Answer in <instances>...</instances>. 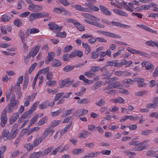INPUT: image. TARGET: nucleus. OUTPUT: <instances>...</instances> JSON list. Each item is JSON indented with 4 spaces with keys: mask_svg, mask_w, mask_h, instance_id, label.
Segmentation results:
<instances>
[{
    "mask_svg": "<svg viewBox=\"0 0 158 158\" xmlns=\"http://www.w3.org/2000/svg\"><path fill=\"white\" fill-rule=\"evenodd\" d=\"M98 33L106 36L113 38H120L121 36L119 35L113 33L105 31H97Z\"/></svg>",
    "mask_w": 158,
    "mask_h": 158,
    "instance_id": "f257e3e1",
    "label": "nucleus"
},
{
    "mask_svg": "<svg viewBox=\"0 0 158 158\" xmlns=\"http://www.w3.org/2000/svg\"><path fill=\"white\" fill-rule=\"evenodd\" d=\"M18 125L17 123L15 124L10 131V133L9 134L8 138V139L15 137L16 135L18 133L17 128Z\"/></svg>",
    "mask_w": 158,
    "mask_h": 158,
    "instance_id": "f03ea898",
    "label": "nucleus"
},
{
    "mask_svg": "<svg viewBox=\"0 0 158 158\" xmlns=\"http://www.w3.org/2000/svg\"><path fill=\"white\" fill-rule=\"evenodd\" d=\"M39 103V102H35L32 105L30 110L25 112L24 114L27 117H28V118L29 117L28 116V115L32 114L35 110H36L37 107Z\"/></svg>",
    "mask_w": 158,
    "mask_h": 158,
    "instance_id": "7ed1b4c3",
    "label": "nucleus"
},
{
    "mask_svg": "<svg viewBox=\"0 0 158 158\" xmlns=\"http://www.w3.org/2000/svg\"><path fill=\"white\" fill-rule=\"evenodd\" d=\"M122 63L118 62V60H113L111 61H109L106 62V65L107 66H114L117 68H120L122 66Z\"/></svg>",
    "mask_w": 158,
    "mask_h": 158,
    "instance_id": "20e7f679",
    "label": "nucleus"
},
{
    "mask_svg": "<svg viewBox=\"0 0 158 158\" xmlns=\"http://www.w3.org/2000/svg\"><path fill=\"white\" fill-rule=\"evenodd\" d=\"M88 111L87 110H85L84 109H80L77 110L73 113V115L79 117L86 114Z\"/></svg>",
    "mask_w": 158,
    "mask_h": 158,
    "instance_id": "39448f33",
    "label": "nucleus"
},
{
    "mask_svg": "<svg viewBox=\"0 0 158 158\" xmlns=\"http://www.w3.org/2000/svg\"><path fill=\"white\" fill-rule=\"evenodd\" d=\"M43 8V7L41 6L35 5L33 3L29 6L28 9L31 10H40Z\"/></svg>",
    "mask_w": 158,
    "mask_h": 158,
    "instance_id": "423d86ee",
    "label": "nucleus"
},
{
    "mask_svg": "<svg viewBox=\"0 0 158 158\" xmlns=\"http://www.w3.org/2000/svg\"><path fill=\"white\" fill-rule=\"evenodd\" d=\"M48 26H50L49 28L52 30L56 29L58 31H60L63 27L61 26L59 27L58 25L52 22H49L48 24Z\"/></svg>",
    "mask_w": 158,
    "mask_h": 158,
    "instance_id": "0eeeda50",
    "label": "nucleus"
},
{
    "mask_svg": "<svg viewBox=\"0 0 158 158\" xmlns=\"http://www.w3.org/2000/svg\"><path fill=\"white\" fill-rule=\"evenodd\" d=\"M158 99L156 97H154L153 98L152 103H149V108L156 109L158 106Z\"/></svg>",
    "mask_w": 158,
    "mask_h": 158,
    "instance_id": "6e6552de",
    "label": "nucleus"
},
{
    "mask_svg": "<svg viewBox=\"0 0 158 158\" xmlns=\"http://www.w3.org/2000/svg\"><path fill=\"white\" fill-rule=\"evenodd\" d=\"M54 132V131L53 130L51 127L46 129L42 136L43 140H44L49 134L51 133V135H52Z\"/></svg>",
    "mask_w": 158,
    "mask_h": 158,
    "instance_id": "1a4fd4ad",
    "label": "nucleus"
},
{
    "mask_svg": "<svg viewBox=\"0 0 158 158\" xmlns=\"http://www.w3.org/2000/svg\"><path fill=\"white\" fill-rule=\"evenodd\" d=\"M16 105V104L15 103H10L7 105V106L6 107L4 110H6V112L7 113H11L15 109V106Z\"/></svg>",
    "mask_w": 158,
    "mask_h": 158,
    "instance_id": "9d476101",
    "label": "nucleus"
},
{
    "mask_svg": "<svg viewBox=\"0 0 158 158\" xmlns=\"http://www.w3.org/2000/svg\"><path fill=\"white\" fill-rule=\"evenodd\" d=\"M111 23V26L115 25L123 28H128L130 27V26L121 23L119 22L112 21Z\"/></svg>",
    "mask_w": 158,
    "mask_h": 158,
    "instance_id": "9b49d317",
    "label": "nucleus"
},
{
    "mask_svg": "<svg viewBox=\"0 0 158 158\" xmlns=\"http://www.w3.org/2000/svg\"><path fill=\"white\" fill-rule=\"evenodd\" d=\"M55 53L54 52H49L48 54L47 58L45 60V63L48 64L50 61L52 60L53 59V56H55Z\"/></svg>",
    "mask_w": 158,
    "mask_h": 158,
    "instance_id": "f8f14e48",
    "label": "nucleus"
},
{
    "mask_svg": "<svg viewBox=\"0 0 158 158\" xmlns=\"http://www.w3.org/2000/svg\"><path fill=\"white\" fill-rule=\"evenodd\" d=\"M40 49V47L36 46L35 48H32L29 52L32 56V57H34L36 56L39 52Z\"/></svg>",
    "mask_w": 158,
    "mask_h": 158,
    "instance_id": "ddd939ff",
    "label": "nucleus"
},
{
    "mask_svg": "<svg viewBox=\"0 0 158 158\" xmlns=\"http://www.w3.org/2000/svg\"><path fill=\"white\" fill-rule=\"evenodd\" d=\"M107 65H106L100 68V70L102 72V74L103 76L107 75L110 73L107 69Z\"/></svg>",
    "mask_w": 158,
    "mask_h": 158,
    "instance_id": "4468645a",
    "label": "nucleus"
},
{
    "mask_svg": "<svg viewBox=\"0 0 158 158\" xmlns=\"http://www.w3.org/2000/svg\"><path fill=\"white\" fill-rule=\"evenodd\" d=\"M42 152L39 151L37 152H34L29 155V158H39L41 155Z\"/></svg>",
    "mask_w": 158,
    "mask_h": 158,
    "instance_id": "2eb2a0df",
    "label": "nucleus"
},
{
    "mask_svg": "<svg viewBox=\"0 0 158 158\" xmlns=\"http://www.w3.org/2000/svg\"><path fill=\"white\" fill-rule=\"evenodd\" d=\"M99 7L102 12L106 15H111V12L106 8L102 5H100Z\"/></svg>",
    "mask_w": 158,
    "mask_h": 158,
    "instance_id": "dca6fc26",
    "label": "nucleus"
},
{
    "mask_svg": "<svg viewBox=\"0 0 158 158\" xmlns=\"http://www.w3.org/2000/svg\"><path fill=\"white\" fill-rule=\"evenodd\" d=\"M148 140H144L140 143H138V146L141 145V146H139L138 147V151H140L145 149L146 148V146L145 145L147 143Z\"/></svg>",
    "mask_w": 158,
    "mask_h": 158,
    "instance_id": "f3484780",
    "label": "nucleus"
},
{
    "mask_svg": "<svg viewBox=\"0 0 158 158\" xmlns=\"http://www.w3.org/2000/svg\"><path fill=\"white\" fill-rule=\"evenodd\" d=\"M54 148V147L53 146H51L50 147L48 148H47L45 149L43 152H42V155L43 156H46L48 154L49 152H50Z\"/></svg>",
    "mask_w": 158,
    "mask_h": 158,
    "instance_id": "a211bd4d",
    "label": "nucleus"
},
{
    "mask_svg": "<svg viewBox=\"0 0 158 158\" xmlns=\"http://www.w3.org/2000/svg\"><path fill=\"white\" fill-rule=\"evenodd\" d=\"M63 145L62 143L60 145L57 147L55 149L51 152L50 153L51 155H55L56 153L58 152L62 148Z\"/></svg>",
    "mask_w": 158,
    "mask_h": 158,
    "instance_id": "6ab92c4d",
    "label": "nucleus"
},
{
    "mask_svg": "<svg viewBox=\"0 0 158 158\" xmlns=\"http://www.w3.org/2000/svg\"><path fill=\"white\" fill-rule=\"evenodd\" d=\"M9 134V131L7 130H4L2 133V138L3 140L5 141L7 139H8V137Z\"/></svg>",
    "mask_w": 158,
    "mask_h": 158,
    "instance_id": "aec40b11",
    "label": "nucleus"
},
{
    "mask_svg": "<svg viewBox=\"0 0 158 158\" xmlns=\"http://www.w3.org/2000/svg\"><path fill=\"white\" fill-rule=\"evenodd\" d=\"M38 18H39L37 13H32L29 16V21L32 22L34 20Z\"/></svg>",
    "mask_w": 158,
    "mask_h": 158,
    "instance_id": "412c9836",
    "label": "nucleus"
},
{
    "mask_svg": "<svg viewBox=\"0 0 158 158\" xmlns=\"http://www.w3.org/2000/svg\"><path fill=\"white\" fill-rule=\"evenodd\" d=\"M110 86L112 88H119L121 85V82L120 81H115L110 84Z\"/></svg>",
    "mask_w": 158,
    "mask_h": 158,
    "instance_id": "4be33fe9",
    "label": "nucleus"
},
{
    "mask_svg": "<svg viewBox=\"0 0 158 158\" xmlns=\"http://www.w3.org/2000/svg\"><path fill=\"white\" fill-rule=\"evenodd\" d=\"M11 18L6 14L2 15L1 21L2 22H8L11 20Z\"/></svg>",
    "mask_w": 158,
    "mask_h": 158,
    "instance_id": "5701e85b",
    "label": "nucleus"
},
{
    "mask_svg": "<svg viewBox=\"0 0 158 158\" xmlns=\"http://www.w3.org/2000/svg\"><path fill=\"white\" fill-rule=\"evenodd\" d=\"M82 46L85 49V53L86 55L89 54L91 52V49L90 46L87 43H82Z\"/></svg>",
    "mask_w": 158,
    "mask_h": 158,
    "instance_id": "b1692460",
    "label": "nucleus"
},
{
    "mask_svg": "<svg viewBox=\"0 0 158 158\" xmlns=\"http://www.w3.org/2000/svg\"><path fill=\"white\" fill-rule=\"evenodd\" d=\"M113 11L117 14L119 15H120L125 17H127V13L123 10H120L118 9H114L113 10Z\"/></svg>",
    "mask_w": 158,
    "mask_h": 158,
    "instance_id": "393cba45",
    "label": "nucleus"
},
{
    "mask_svg": "<svg viewBox=\"0 0 158 158\" xmlns=\"http://www.w3.org/2000/svg\"><path fill=\"white\" fill-rule=\"evenodd\" d=\"M61 65L60 61L58 60L55 59L52 62V65L54 67H58Z\"/></svg>",
    "mask_w": 158,
    "mask_h": 158,
    "instance_id": "a878e982",
    "label": "nucleus"
},
{
    "mask_svg": "<svg viewBox=\"0 0 158 158\" xmlns=\"http://www.w3.org/2000/svg\"><path fill=\"white\" fill-rule=\"evenodd\" d=\"M74 26L80 31H83L84 30L85 27H84L77 21L74 23Z\"/></svg>",
    "mask_w": 158,
    "mask_h": 158,
    "instance_id": "bb28decb",
    "label": "nucleus"
},
{
    "mask_svg": "<svg viewBox=\"0 0 158 158\" xmlns=\"http://www.w3.org/2000/svg\"><path fill=\"white\" fill-rule=\"evenodd\" d=\"M158 5L152 2H151L149 4V8H152L153 9H152V10L154 11H158V8H157Z\"/></svg>",
    "mask_w": 158,
    "mask_h": 158,
    "instance_id": "cd10ccee",
    "label": "nucleus"
},
{
    "mask_svg": "<svg viewBox=\"0 0 158 158\" xmlns=\"http://www.w3.org/2000/svg\"><path fill=\"white\" fill-rule=\"evenodd\" d=\"M74 69V66H70L69 65H67L63 68V70L64 72H67L72 71Z\"/></svg>",
    "mask_w": 158,
    "mask_h": 158,
    "instance_id": "c85d7f7f",
    "label": "nucleus"
},
{
    "mask_svg": "<svg viewBox=\"0 0 158 158\" xmlns=\"http://www.w3.org/2000/svg\"><path fill=\"white\" fill-rule=\"evenodd\" d=\"M84 151V150L83 149L75 148L72 150V152L73 154L77 155L81 153Z\"/></svg>",
    "mask_w": 158,
    "mask_h": 158,
    "instance_id": "c756f323",
    "label": "nucleus"
},
{
    "mask_svg": "<svg viewBox=\"0 0 158 158\" xmlns=\"http://www.w3.org/2000/svg\"><path fill=\"white\" fill-rule=\"evenodd\" d=\"M49 67H47L46 68L43 69L39 71L37 74L39 76V74H45L47 72H48L49 71Z\"/></svg>",
    "mask_w": 158,
    "mask_h": 158,
    "instance_id": "7c9ffc66",
    "label": "nucleus"
},
{
    "mask_svg": "<svg viewBox=\"0 0 158 158\" xmlns=\"http://www.w3.org/2000/svg\"><path fill=\"white\" fill-rule=\"evenodd\" d=\"M102 85V82L101 81H98L96 82L94 85L92 87V89L93 90H96L98 87H100Z\"/></svg>",
    "mask_w": 158,
    "mask_h": 158,
    "instance_id": "2f4dec72",
    "label": "nucleus"
},
{
    "mask_svg": "<svg viewBox=\"0 0 158 158\" xmlns=\"http://www.w3.org/2000/svg\"><path fill=\"white\" fill-rule=\"evenodd\" d=\"M48 102L49 101L48 100L43 102L39 106L40 108L41 109H46L47 107V104L48 103Z\"/></svg>",
    "mask_w": 158,
    "mask_h": 158,
    "instance_id": "473e14b6",
    "label": "nucleus"
},
{
    "mask_svg": "<svg viewBox=\"0 0 158 158\" xmlns=\"http://www.w3.org/2000/svg\"><path fill=\"white\" fill-rule=\"evenodd\" d=\"M19 36L21 39V42H23L25 40V35L23 31L21 30H19L18 33Z\"/></svg>",
    "mask_w": 158,
    "mask_h": 158,
    "instance_id": "72a5a7b5",
    "label": "nucleus"
},
{
    "mask_svg": "<svg viewBox=\"0 0 158 158\" xmlns=\"http://www.w3.org/2000/svg\"><path fill=\"white\" fill-rule=\"evenodd\" d=\"M84 75L87 76L88 78L93 77L95 76L94 73L91 71L85 72Z\"/></svg>",
    "mask_w": 158,
    "mask_h": 158,
    "instance_id": "f704fd0d",
    "label": "nucleus"
},
{
    "mask_svg": "<svg viewBox=\"0 0 158 158\" xmlns=\"http://www.w3.org/2000/svg\"><path fill=\"white\" fill-rule=\"evenodd\" d=\"M13 23L16 27H20L22 26V23L21 20L19 19H16L13 21Z\"/></svg>",
    "mask_w": 158,
    "mask_h": 158,
    "instance_id": "c9c22d12",
    "label": "nucleus"
},
{
    "mask_svg": "<svg viewBox=\"0 0 158 158\" xmlns=\"http://www.w3.org/2000/svg\"><path fill=\"white\" fill-rule=\"evenodd\" d=\"M122 62H120V63H122V66L123 65H126V67H129L132 64V62L131 60L127 61L126 60L123 59L122 60Z\"/></svg>",
    "mask_w": 158,
    "mask_h": 158,
    "instance_id": "e433bc0d",
    "label": "nucleus"
},
{
    "mask_svg": "<svg viewBox=\"0 0 158 158\" xmlns=\"http://www.w3.org/2000/svg\"><path fill=\"white\" fill-rule=\"evenodd\" d=\"M71 124L70 123L69 124L66 126L64 129H62L60 131L61 134H63L69 130V128L70 127Z\"/></svg>",
    "mask_w": 158,
    "mask_h": 158,
    "instance_id": "4c0bfd02",
    "label": "nucleus"
},
{
    "mask_svg": "<svg viewBox=\"0 0 158 158\" xmlns=\"http://www.w3.org/2000/svg\"><path fill=\"white\" fill-rule=\"evenodd\" d=\"M87 6H88L90 9L93 10L94 11H98L99 10V8L96 6L93 5V4L91 5L90 4H87Z\"/></svg>",
    "mask_w": 158,
    "mask_h": 158,
    "instance_id": "58836bf2",
    "label": "nucleus"
},
{
    "mask_svg": "<svg viewBox=\"0 0 158 158\" xmlns=\"http://www.w3.org/2000/svg\"><path fill=\"white\" fill-rule=\"evenodd\" d=\"M124 100L121 97H119L118 98L115 99L113 100V102L114 103H123L124 102Z\"/></svg>",
    "mask_w": 158,
    "mask_h": 158,
    "instance_id": "ea45409f",
    "label": "nucleus"
},
{
    "mask_svg": "<svg viewBox=\"0 0 158 158\" xmlns=\"http://www.w3.org/2000/svg\"><path fill=\"white\" fill-rule=\"evenodd\" d=\"M39 114H37L31 118L30 120V125L34 124L36 122L37 120L38 117H39Z\"/></svg>",
    "mask_w": 158,
    "mask_h": 158,
    "instance_id": "a19ab883",
    "label": "nucleus"
},
{
    "mask_svg": "<svg viewBox=\"0 0 158 158\" xmlns=\"http://www.w3.org/2000/svg\"><path fill=\"white\" fill-rule=\"evenodd\" d=\"M123 5L125 6V9L127 10L132 12L133 11V9L130 8L129 6L127 4V3L125 2H122Z\"/></svg>",
    "mask_w": 158,
    "mask_h": 158,
    "instance_id": "79ce46f5",
    "label": "nucleus"
},
{
    "mask_svg": "<svg viewBox=\"0 0 158 158\" xmlns=\"http://www.w3.org/2000/svg\"><path fill=\"white\" fill-rule=\"evenodd\" d=\"M100 69V67L99 66H92L91 67L90 70L93 72H98Z\"/></svg>",
    "mask_w": 158,
    "mask_h": 158,
    "instance_id": "37998d69",
    "label": "nucleus"
},
{
    "mask_svg": "<svg viewBox=\"0 0 158 158\" xmlns=\"http://www.w3.org/2000/svg\"><path fill=\"white\" fill-rule=\"evenodd\" d=\"M62 111L61 109H60L59 110L56 111H55L51 112V115L53 117H54L58 115Z\"/></svg>",
    "mask_w": 158,
    "mask_h": 158,
    "instance_id": "c03bdc74",
    "label": "nucleus"
},
{
    "mask_svg": "<svg viewBox=\"0 0 158 158\" xmlns=\"http://www.w3.org/2000/svg\"><path fill=\"white\" fill-rule=\"evenodd\" d=\"M74 110V109H71L65 111V113L63 114V117H65L67 115L70 114L72 113V110Z\"/></svg>",
    "mask_w": 158,
    "mask_h": 158,
    "instance_id": "a18cd8bd",
    "label": "nucleus"
},
{
    "mask_svg": "<svg viewBox=\"0 0 158 158\" xmlns=\"http://www.w3.org/2000/svg\"><path fill=\"white\" fill-rule=\"evenodd\" d=\"M61 121L59 120H54L51 123L50 125L51 127H56L57 125L59 124Z\"/></svg>",
    "mask_w": 158,
    "mask_h": 158,
    "instance_id": "49530a36",
    "label": "nucleus"
},
{
    "mask_svg": "<svg viewBox=\"0 0 158 158\" xmlns=\"http://www.w3.org/2000/svg\"><path fill=\"white\" fill-rule=\"evenodd\" d=\"M41 138H37L36 139L33 143V145L34 147H35L38 145L41 142Z\"/></svg>",
    "mask_w": 158,
    "mask_h": 158,
    "instance_id": "de8ad7c7",
    "label": "nucleus"
},
{
    "mask_svg": "<svg viewBox=\"0 0 158 158\" xmlns=\"http://www.w3.org/2000/svg\"><path fill=\"white\" fill-rule=\"evenodd\" d=\"M149 46L151 47L156 46L158 48V42H155L152 40L149 41Z\"/></svg>",
    "mask_w": 158,
    "mask_h": 158,
    "instance_id": "09e8293b",
    "label": "nucleus"
},
{
    "mask_svg": "<svg viewBox=\"0 0 158 158\" xmlns=\"http://www.w3.org/2000/svg\"><path fill=\"white\" fill-rule=\"evenodd\" d=\"M15 96L14 94H11V99L10 101V103L16 104V105L17 104V101L16 100Z\"/></svg>",
    "mask_w": 158,
    "mask_h": 158,
    "instance_id": "8fccbe9b",
    "label": "nucleus"
},
{
    "mask_svg": "<svg viewBox=\"0 0 158 158\" xmlns=\"http://www.w3.org/2000/svg\"><path fill=\"white\" fill-rule=\"evenodd\" d=\"M62 8L63 7H55L53 10V11H55L56 13L60 14L61 13Z\"/></svg>",
    "mask_w": 158,
    "mask_h": 158,
    "instance_id": "3c124183",
    "label": "nucleus"
},
{
    "mask_svg": "<svg viewBox=\"0 0 158 158\" xmlns=\"http://www.w3.org/2000/svg\"><path fill=\"white\" fill-rule=\"evenodd\" d=\"M72 48V47L71 45H67L64 48L63 52H68L69 51L71 50Z\"/></svg>",
    "mask_w": 158,
    "mask_h": 158,
    "instance_id": "603ef678",
    "label": "nucleus"
},
{
    "mask_svg": "<svg viewBox=\"0 0 158 158\" xmlns=\"http://www.w3.org/2000/svg\"><path fill=\"white\" fill-rule=\"evenodd\" d=\"M25 41H23V42H22L23 44V51L25 53L27 51L28 49V46L27 45L26 43L25 42Z\"/></svg>",
    "mask_w": 158,
    "mask_h": 158,
    "instance_id": "864d4df0",
    "label": "nucleus"
},
{
    "mask_svg": "<svg viewBox=\"0 0 158 158\" xmlns=\"http://www.w3.org/2000/svg\"><path fill=\"white\" fill-rule=\"evenodd\" d=\"M47 120L46 119V117H44L41 118L38 123L39 125H41L44 124L46 122Z\"/></svg>",
    "mask_w": 158,
    "mask_h": 158,
    "instance_id": "5fc2aeb1",
    "label": "nucleus"
},
{
    "mask_svg": "<svg viewBox=\"0 0 158 158\" xmlns=\"http://www.w3.org/2000/svg\"><path fill=\"white\" fill-rule=\"evenodd\" d=\"M64 6H67L70 4V3L67 0H58Z\"/></svg>",
    "mask_w": 158,
    "mask_h": 158,
    "instance_id": "6e6d98bb",
    "label": "nucleus"
},
{
    "mask_svg": "<svg viewBox=\"0 0 158 158\" xmlns=\"http://www.w3.org/2000/svg\"><path fill=\"white\" fill-rule=\"evenodd\" d=\"M63 60L64 61H68L69 58H70L69 54L66 53L64 54L63 56Z\"/></svg>",
    "mask_w": 158,
    "mask_h": 158,
    "instance_id": "4d7b16f0",
    "label": "nucleus"
},
{
    "mask_svg": "<svg viewBox=\"0 0 158 158\" xmlns=\"http://www.w3.org/2000/svg\"><path fill=\"white\" fill-rule=\"evenodd\" d=\"M38 18H41L45 17L48 16L49 14L46 12L44 13H37Z\"/></svg>",
    "mask_w": 158,
    "mask_h": 158,
    "instance_id": "13d9d810",
    "label": "nucleus"
},
{
    "mask_svg": "<svg viewBox=\"0 0 158 158\" xmlns=\"http://www.w3.org/2000/svg\"><path fill=\"white\" fill-rule=\"evenodd\" d=\"M31 34H35L39 33L40 30L36 28H33L30 29Z\"/></svg>",
    "mask_w": 158,
    "mask_h": 158,
    "instance_id": "bf43d9fd",
    "label": "nucleus"
},
{
    "mask_svg": "<svg viewBox=\"0 0 158 158\" xmlns=\"http://www.w3.org/2000/svg\"><path fill=\"white\" fill-rule=\"evenodd\" d=\"M134 81V80H132L131 79H125L123 81V83L124 84H131Z\"/></svg>",
    "mask_w": 158,
    "mask_h": 158,
    "instance_id": "052dcab7",
    "label": "nucleus"
},
{
    "mask_svg": "<svg viewBox=\"0 0 158 158\" xmlns=\"http://www.w3.org/2000/svg\"><path fill=\"white\" fill-rule=\"evenodd\" d=\"M72 7L78 10L81 11L82 6L79 4H76L72 6Z\"/></svg>",
    "mask_w": 158,
    "mask_h": 158,
    "instance_id": "680f3d73",
    "label": "nucleus"
},
{
    "mask_svg": "<svg viewBox=\"0 0 158 158\" xmlns=\"http://www.w3.org/2000/svg\"><path fill=\"white\" fill-rule=\"evenodd\" d=\"M88 129L91 131H94L96 130V127L93 125H89L88 126Z\"/></svg>",
    "mask_w": 158,
    "mask_h": 158,
    "instance_id": "e2e57ef3",
    "label": "nucleus"
},
{
    "mask_svg": "<svg viewBox=\"0 0 158 158\" xmlns=\"http://www.w3.org/2000/svg\"><path fill=\"white\" fill-rule=\"evenodd\" d=\"M136 26L139 28L142 29L143 30L147 31H148V27L142 24H137Z\"/></svg>",
    "mask_w": 158,
    "mask_h": 158,
    "instance_id": "0e129e2a",
    "label": "nucleus"
},
{
    "mask_svg": "<svg viewBox=\"0 0 158 158\" xmlns=\"http://www.w3.org/2000/svg\"><path fill=\"white\" fill-rule=\"evenodd\" d=\"M52 78V74L51 72H48L47 74L46 79L47 80H51Z\"/></svg>",
    "mask_w": 158,
    "mask_h": 158,
    "instance_id": "69168bd1",
    "label": "nucleus"
},
{
    "mask_svg": "<svg viewBox=\"0 0 158 158\" xmlns=\"http://www.w3.org/2000/svg\"><path fill=\"white\" fill-rule=\"evenodd\" d=\"M56 83V81L54 80H49L46 82V85L50 86H52L55 85Z\"/></svg>",
    "mask_w": 158,
    "mask_h": 158,
    "instance_id": "338daca9",
    "label": "nucleus"
},
{
    "mask_svg": "<svg viewBox=\"0 0 158 158\" xmlns=\"http://www.w3.org/2000/svg\"><path fill=\"white\" fill-rule=\"evenodd\" d=\"M33 145L31 143H27L24 146V147L27 150H29L32 149L33 148Z\"/></svg>",
    "mask_w": 158,
    "mask_h": 158,
    "instance_id": "774afa93",
    "label": "nucleus"
}]
</instances>
